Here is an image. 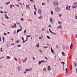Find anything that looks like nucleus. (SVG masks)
Listing matches in <instances>:
<instances>
[{"mask_svg": "<svg viewBox=\"0 0 77 77\" xmlns=\"http://www.w3.org/2000/svg\"><path fill=\"white\" fill-rule=\"evenodd\" d=\"M60 10V8L59 7H58L55 8V12H59Z\"/></svg>", "mask_w": 77, "mask_h": 77, "instance_id": "f257e3e1", "label": "nucleus"}, {"mask_svg": "<svg viewBox=\"0 0 77 77\" xmlns=\"http://www.w3.org/2000/svg\"><path fill=\"white\" fill-rule=\"evenodd\" d=\"M53 5L54 6H58V2L56 1H54L53 2Z\"/></svg>", "mask_w": 77, "mask_h": 77, "instance_id": "f03ea898", "label": "nucleus"}, {"mask_svg": "<svg viewBox=\"0 0 77 77\" xmlns=\"http://www.w3.org/2000/svg\"><path fill=\"white\" fill-rule=\"evenodd\" d=\"M77 7V3H74L73 5L72 6V8L74 9V8H76Z\"/></svg>", "mask_w": 77, "mask_h": 77, "instance_id": "7ed1b4c3", "label": "nucleus"}, {"mask_svg": "<svg viewBox=\"0 0 77 77\" xmlns=\"http://www.w3.org/2000/svg\"><path fill=\"white\" fill-rule=\"evenodd\" d=\"M32 69V68L26 69V71H28V72H29V71H31Z\"/></svg>", "mask_w": 77, "mask_h": 77, "instance_id": "20e7f679", "label": "nucleus"}, {"mask_svg": "<svg viewBox=\"0 0 77 77\" xmlns=\"http://www.w3.org/2000/svg\"><path fill=\"white\" fill-rule=\"evenodd\" d=\"M49 30L50 32V33H52V34H54V35H57V34H56V33H54L52 31H51V29H49Z\"/></svg>", "mask_w": 77, "mask_h": 77, "instance_id": "39448f33", "label": "nucleus"}, {"mask_svg": "<svg viewBox=\"0 0 77 77\" xmlns=\"http://www.w3.org/2000/svg\"><path fill=\"white\" fill-rule=\"evenodd\" d=\"M49 20H50V22H51V23H53V17H51L49 18Z\"/></svg>", "mask_w": 77, "mask_h": 77, "instance_id": "423d86ee", "label": "nucleus"}, {"mask_svg": "<svg viewBox=\"0 0 77 77\" xmlns=\"http://www.w3.org/2000/svg\"><path fill=\"white\" fill-rule=\"evenodd\" d=\"M17 25H16V23H14V25L11 26V28H15L16 27Z\"/></svg>", "mask_w": 77, "mask_h": 77, "instance_id": "0eeeda50", "label": "nucleus"}, {"mask_svg": "<svg viewBox=\"0 0 77 77\" xmlns=\"http://www.w3.org/2000/svg\"><path fill=\"white\" fill-rule=\"evenodd\" d=\"M4 17H5V18H6V19H7L8 20L9 19V17L7 16V14H5L4 15Z\"/></svg>", "mask_w": 77, "mask_h": 77, "instance_id": "6e6552de", "label": "nucleus"}, {"mask_svg": "<svg viewBox=\"0 0 77 77\" xmlns=\"http://www.w3.org/2000/svg\"><path fill=\"white\" fill-rule=\"evenodd\" d=\"M38 14H41V9L39 8L38 10Z\"/></svg>", "mask_w": 77, "mask_h": 77, "instance_id": "1a4fd4ad", "label": "nucleus"}, {"mask_svg": "<svg viewBox=\"0 0 77 77\" xmlns=\"http://www.w3.org/2000/svg\"><path fill=\"white\" fill-rule=\"evenodd\" d=\"M26 8H27V9H30V8L29 6V5H26Z\"/></svg>", "mask_w": 77, "mask_h": 77, "instance_id": "9d476101", "label": "nucleus"}, {"mask_svg": "<svg viewBox=\"0 0 77 77\" xmlns=\"http://www.w3.org/2000/svg\"><path fill=\"white\" fill-rule=\"evenodd\" d=\"M17 70L18 71H20L21 70V68L20 66H18L17 67Z\"/></svg>", "mask_w": 77, "mask_h": 77, "instance_id": "9b49d317", "label": "nucleus"}, {"mask_svg": "<svg viewBox=\"0 0 77 77\" xmlns=\"http://www.w3.org/2000/svg\"><path fill=\"white\" fill-rule=\"evenodd\" d=\"M10 43H7V48H9V47H10Z\"/></svg>", "mask_w": 77, "mask_h": 77, "instance_id": "f8f14e48", "label": "nucleus"}, {"mask_svg": "<svg viewBox=\"0 0 77 77\" xmlns=\"http://www.w3.org/2000/svg\"><path fill=\"white\" fill-rule=\"evenodd\" d=\"M17 44H18V43H19V42H20V40H17L15 42Z\"/></svg>", "mask_w": 77, "mask_h": 77, "instance_id": "ddd939ff", "label": "nucleus"}, {"mask_svg": "<svg viewBox=\"0 0 77 77\" xmlns=\"http://www.w3.org/2000/svg\"><path fill=\"white\" fill-rule=\"evenodd\" d=\"M27 59V58L26 57L25 59L22 60L23 62V63H24V62H25V61H26V60Z\"/></svg>", "mask_w": 77, "mask_h": 77, "instance_id": "4468645a", "label": "nucleus"}, {"mask_svg": "<svg viewBox=\"0 0 77 77\" xmlns=\"http://www.w3.org/2000/svg\"><path fill=\"white\" fill-rule=\"evenodd\" d=\"M72 47H73V45H72V44L71 43L70 47V49H72Z\"/></svg>", "mask_w": 77, "mask_h": 77, "instance_id": "2eb2a0df", "label": "nucleus"}, {"mask_svg": "<svg viewBox=\"0 0 77 77\" xmlns=\"http://www.w3.org/2000/svg\"><path fill=\"white\" fill-rule=\"evenodd\" d=\"M22 30V29H17V33H18L19 32H20V31H21Z\"/></svg>", "mask_w": 77, "mask_h": 77, "instance_id": "dca6fc26", "label": "nucleus"}, {"mask_svg": "<svg viewBox=\"0 0 77 77\" xmlns=\"http://www.w3.org/2000/svg\"><path fill=\"white\" fill-rule=\"evenodd\" d=\"M22 39L23 40L22 42L23 43H25V42H24V38L23 37H22Z\"/></svg>", "mask_w": 77, "mask_h": 77, "instance_id": "f3484780", "label": "nucleus"}, {"mask_svg": "<svg viewBox=\"0 0 77 77\" xmlns=\"http://www.w3.org/2000/svg\"><path fill=\"white\" fill-rule=\"evenodd\" d=\"M51 50L52 53H54V50H53L51 47Z\"/></svg>", "mask_w": 77, "mask_h": 77, "instance_id": "a211bd4d", "label": "nucleus"}, {"mask_svg": "<svg viewBox=\"0 0 77 77\" xmlns=\"http://www.w3.org/2000/svg\"><path fill=\"white\" fill-rule=\"evenodd\" d=\"M62 54L63 56H65V54L64 53V52H62Z\"/></svg>", "mask_w": 77, "mask_h": 77, "instance_id": "6ab92c4d", "label": "nucleus"}, {"mask_svg": "<svg viewBox=\"0 0 77 77\" xmlns=\"http://www.w3.org/2000/svg\"><path fill=\"white\" fill-rule=\"evenodd\" d=\"M6 59H11V58L9 57V56H7L6 57Z\"/></svg>", "mask_w": 77, "mask_h": 77, "instance_id": "aec40b11", "label": "nucleus"}, {"mask_svg": "<svg viewBox=\"0 0 77 77\" xmlns=\"http://www.w3.org/2000/svg\"><path fill=\"white\" fill-rule=\"evenodd\" d=\"M60 28V29H62V26L61 25H60V26H58L57 27V29H59Z\"/></svg>", "mask_w": 77, "mask_h": 77, "instance_id": "412c9836", "label": "nucleus"}, {"mask_svg": "<svg viewBox=\"0 0 77 77\" xmlns=\"http://www.w3.org/2000/svg\"><path fill=\"white\" fill-rule=\"evenodd\" d=\"M77 65V63H74V65L75 66H76Z\"/></svg>", "mask_w": 77, "mask_h": 77, "instance_id": "4be33fe9", "label": "nucleus"}, {"mask_svg": "<svg viewBox=\"0 0 77 77\" xmlns=\"http://www.w3.org/2000/svg\"><path fill=\"white\" fill-rule=\"evenodd\" d=\"M10 3V2H7L6 3V5H9Z\"/></svg>", "mask_w": 77, "mask_h": 77, "instance_id": "5701e85b", "label": "nucleus"}, {"mask_svg": "<svg viewBox=\"0 0 77 77\" xmlns=\"http://www.w3.org/2000/svg\"><path fill=\"white\" fill-rule=\"evenodd\" d=\"M27 41H28V37H26V39L25 40V41H24V42H27Z\"/></svg>", "mask_w": 77, "mask_h": 77, "instance_id": "b1692460", "label": "nucleus"}, {"mask_svg": "<svg viewBox=\"0 0 77 77\" xmlns=\"http://www.w3.org/2000/svg\"><path fill=\"white\" fill-rule=\"evenodd\" d=\"M39 51L41 53H42V50L41 49H39Z\"/></svg>", "mask_w": 77, "mask_h": 77, "instance_id": "393cba45", "label": "nucleus"}, {"mask_svg": "<svg viewBox=\"0 0 77 77\" xmlns=\"http://www.w3.org/2000/svg\"><path fill=\"white\" fill-rule=\"evenodd\" d=\"M68 69L67 68H66V73H68Z\"/></svg>", "mask_w": 77, "mask_h": 77, "instance_id": "a878e982", "label": "nucleus"}, {"mask_svg": "<svg viewBox=\"0 0 77 77\" xmlns=\"http://www.w3.org/2000/svg\"><path fill=\"white\" fill-rule=\"evenodd\" d=\"M43 70L44 71H46V68L45 67L44 68H43Z\"/></svg>", "mask_w": 77, "mask_h": 77, "instance_id": "bb28decb", "label": "nucleus"}, {"mask_svg": "<svg viewBox=\"0 0 77 77\" xmlns=\"http://www.w3.org/2000/svg\"><path fill=\"white\" fill-rule=\"evenodd\" d=\"M62 48L63 49H65L66 48V47H65V46H64V45H63V46H62Z\"/></svg>", "mask_w": 77, "mask_h": 77, "instance_id": "cd10ccee", "label": "nucleus"}, {"mask_svg": "<svg viewBox=\"0 0 77 77\" xmlns=\"http://www.w3.org/2000/svg\"><path fill=\"white\" fill-rule=\"evenodd\" d=\"M42 18V16H40L38 17V19H41Z\"/></svg>", "mask_w": 77, "mask_h": 77, "instance_id": "c85d7f7f", "label": "nucleus"}, {"mask_svg": "<svg viewBox=\"0 0 77 77\" xmlns=\"http://www.w3.org/2000/svg\"><path fill=\"white\" fill-rule=\"evenodd\" d=\"M39 43H38V44L37 45H36V47H37L38 48V47H39Z\"/></svg>", "mask_w": 77, "mask_h": 77, "instance_id": "c756f323", "label": "nucleus"}, {"mask_svg": "<svg viewBox=\"0 0 77 77\" xmlns=\"http://www.w3.org/2000/svg\"><path fill=\"white\" fill-rule=\"evenodd\" d=\"M2 39H3V43L5 42V39H4V37H2Z\"/></svg>", "mask_w": 77, "mask_h": 77, "instance_id": "7c9ffc66", "label": "nucleus"}, {"mask_svg": "<svg viewBox=\"0 0 77 77\" xmlns=\"http://www.w3.org/2000/svg\"><path fill=\"white\" fill-rule=\"evenodd\" d=\"M4 36H6V35H7V33H6L4 32Z\"/></svg>", "mask_w": 77, "mask_h": 77, "instance_id": "2f4dec72", "label": "nucleus"}, {"mask_svg": "<svg viewBox=\"0 0 77 77\" xmlns=\"http://www.w3.org/2000/svg\"><path fill=\"white\" fill-rule=\"evenodd\" d=\"M51 13L52 15H53V12L52 11H51Z\"/></svg>", "mask_w": 77, "mask_h": 77, "instance_id": "473e14b6", "label": "nucleus"}, {"mask_svg": "<svg viewBox=\"0 0 77 77\" xmlns=\"http://www.w3.org/2000/svg\"><path fill=\"white\" fill-rule=\"evenodd\" d=\"M18 47H21V45H17Z\"/></svg>", "mask_w": 77, "mask_h": 77, "instance_id": "72a5a7b5", "label": "nucleus"}, {"mask_svg": "<svg viewBox=\"0 0 77 77\" xmlns=\"http://www.w3.org/2000/svg\"><path fill=\"white\" fill-rule=\"evenodd\" d=\"M46 37L47 38H48V39H50V37L48 35H47Z\"/></svg>", "mask_w": 77, "mask_h": 77, "instance_id": "f704fd0d", "label": "nucleus"}, {"mask_svg": "<svg viewBox=\"0 0 77 77\" xmlns=\"http://www.w3.org/2000/svg\"><path fill=\"white\" fill-rule=\"evenodd\" d=\"M10 8L11 9H12V5H10Z\"/></svg>", "mask_w": 77, "mask_h": 77, "instance_id": "c9c22d12", "label": "nucleus"}, {"mask_svg": "<svg viewBox=\"0 0 77 77\" xmlns=\"http://www.w3.org/2000/svg\"><path fill=\"white\" fill-rule=\"evenodd\" d=\"M23 33H26V29L24 30Z\"/></svg>", "mask_w": 77, "mask_h": 77, "instance_id": "e433bc0d", "label": "nucleus"}, {"mask_svg": "<svg viewBox=\"0 0 77 77\" xmlns=\"http://www.w3.org/2000/svg\"><path fill=\"white\" fill-rule=\"evenodd\" d=\"M41 61H39L38 62V64H39V65H41Z\"/></svg>", "mask_w": 77, "mask_h": 77, "instance_id": "4c0bfd02", "label": "nucleus"}, {"mask_svg": "<svg viewBox=\"0 0 77 77\" xmlns=\"http://www.w3.org/2000/svg\"><path fill=\"white\" fill-rule=\"evenodd\" d=\"M14 59L16 61H17V59L15 57H14Z\"/></svg>", "mask_w": 77, "mask_h": 77, "instance_id": "58836bf2", "label": "nucleus"}, {"mask_svg": "<svg viewBox=\"0 0 77 77\" xmlns=\"http://www.w3.org/2000/svg\"><path fill=\"white\" fill-rule=\"evenodd\" d=\"M70 69H72V65H71V64L70 65Z\"/></svg>", "mask_w": 77, "mask_h": 77, "instance_id": "ea45409f", "label": "nucleus"}, {"mask_svg": "<svg viewBox=\"0 0 77 77\" xmlns=\"http://www.w3.org/2000/svg\"><path fill=\"white\" fill-rule=\"evenodd\" d=\"M43 48H47L48 47L47 46H43Z\"/></svg>", "mask_w": 77, "mask_h": 77, "instance_id": "a19ab883", "label": "nucleus"}, {"mask_svg": "<svg viewBox=\"0 0 77 77\" xmlns=\"http://www.w3.org/2000/svg\"><path fill=\"white\" fill-rule=\"evenodd\" d=\"M43 63H46V62H47V61H44V60H43Z\"/></svg>", "mask_w": 77, "mask_h": 77, "instance_id": "79ce46f5", "label": "nucleus"}, {"mask_svg": "<svg viewBox=\"0 0 77 77\" xmlns=\"http://www.w3.org/2000/svg\"><path fill=\"white\" fill-rule=\"evenodd\" d=\"M75 19L77 20V16L75 15Z\"/></svg>", "mask_w": 77, "mask_h": 77, "instance_id": "37998d69", "label": "nucleus"}, {"mask_svg": "<svg viewBox=\"0 0 77 77\" xmlns=\"http://www.w3.org/2000/svg\"><path fill=\"white\" fill-rule=\"evenodd\" d=\"M61 63H63V64H65V62H61Z\"/></svg>", "mask_w": 77, "mask_h": 77, "instance_id": "c03bdc74", "label": "nucleus"}, {"mask_svg": "<svg viewBox=\"0 0 77 77\" xmlns=\"http://www.w3.org/2000/svg\"><path fill=\"white\" fill-rule=\"evenodd\" d=\"M15 44V43H11V45H14Z\"/></svg>", "mask_w": 77, "mask_h": 77, "instance_id": "a18cd8bd", "label": "nucleus"}, {"mask_svg": "<svg viewBox=\"0 0 77 77\" xmlns=\"http://www.w3.org/2000/svg\"><path fill=\"white\" fill-rule=\"evenodd\" d=\"M48 27H51V25L49 24L48 26Z\"/></svg>", "mask_w": 77, "mask_h": 77, "instance_id": "49530a36", "label": "nucleus"}, {"mask_svg": "<svg viewBox=\"0 0 77 77\" xmlns=\"http://www.w3.org/2000/svg\"><path fill=\"white\" fill-rule=\"evenodd\" d=\"M66 10H69V8H68V7H66Z\"/></svg>", "mask_w": 77, "mask_h": 77, "instance_id": "de8ad7c7", "label": "nucleus"}, {"mask_svg": "<svg viewBox=\"0 0 77 77\" xmlns=\"http://www.w3.org/2000/svg\"><path fill=\"white\" fill-rule=\"evenodd\" d=\"M36 12L35 11L34 12V15H36Z\"/></svg>", "mask_w": 77, "mask_h": 77, "instance_id": "09e8293b", "label": "nucleus"}, {"mask_svg": "<svg viewBox=\"0 0 77 77\" xmlns=\"http://www.w3.org/2000/svg\"><path fill=\"white\" fill-rule=\"evenodd\" d=\"M62 16V14H59V17H61V16Z\"/></svg>", "mask_w": 77, "mask_h": 77, "instance_id": "8fccbe9b", "label": "nucleus"}, {"mask_svg": "<svg viewBox=\"0 0 77 77\" xmlns=\"http://www.w3.org/2000/svg\"><path fill=\"white\" fill-rule=\"evenodd\" d=\"M16 24H17L18 25V24H20V23H19V22H16Z\"/></svg>", "mask_w": 77, "mask_h": 77, "instance_id": "3c124183", "label": "nucleus"}, {"mask_svg": "<svg viewBox=\"0 0 77 77\" xmlns=\"http://www.w3.org/2000/svg\"><path fill=\"white\" fill-rule=\"evenodd\" d=\"M69 58L70 59H71V55H70L69 56Z\"/></svg>", "mask_w": 77, "mask_h": 77, "instance_id": "603ef678", "label": "nucleus"}, {"mask_svg": "<svg viewBox=\"0 0 77 77\" xmlns=\"http://www.w3.org/2000/svg\"><path fill=\"white\" fill-rule=\"evenodd\" d=\"M46 33H48V34H49V31H47Z\"/></svg>", "mask_w": 77, "mask_h": 77, "instance_id": "864d4df0", "label": "nucleus"}, {"mask_svg": "<svg viewBox=\"0 0 77 77\" xmlns=\"http://www.w3.org/2000/svg\"><path fill=\"white\" fill-rule=\"evenodd\" d=\"M28 20L29 21H32V20H30L29 19H28Z\"/></svg>", "mask_w": 77, "mask_h": 77, "instance_id": "5fc2aeb1", "label": "nucleus"}, {"mask_svg": "<svg viewBox=\"0 0 77 77\" xmlns=\"http://www.w3.org/2000/svg\"><path fill=\"white\" fill-rule=\"evenodd\" d=\"M42 5H45V4H44V3H42Z\"/></svg>", "mask_w": 77, "mask_h": 77, "instance_id": "6e6d98bb", "label": "nucleus"}, {"mask_svg": "<svg viewBox=\"0 0 77 77\" xmlns=\"http://www.w3.org/2000/svg\"><path fill=\"white\" fill-rule=\"evenodd\" d=\"M56 47L57 48H59V46L57 45H56Z\"/></svg>", "mask_w": 77, "mask_h": 77, "instance_id": "4d7b16f0", "label": "nucleus"}, {"mask_svg": "<svg viewBox=\"0 0 77 77\" xmlns=\"http://www.w3.org/2000/svg\"><path fill=\"white\" fill-rule=\"evenodd\" d=\"M32 59H33V60H35V57H32Z\"/></svg>", "mask_w": 77, "mask_h": 77, "instance_id": "13d9d810", "label": "nucleus"}, {"mask_svg": "<svg viewBox=\"0 0 77 77\" xmlns=\"http://www.w3.org/2000/svg\"><path fill=\"white\" fill-rule=\"evenodd\" d=\"M21 21H23L24 20V19H23V18H21Z\"/></svg>", "mask_w": 77, "mask_h": 77, "instance_id": "bf43d9fd", "label": "nucleus"}, {"mask_svg": "<svg viewBox=\"0 0 77 77\" xmlns=\"http://www.w3.org/2000/svg\"><path fill=\"white\" fill-rule=\"evenodd\" d=\"M26 36L27 38H28L29 37H30L31 35H27Z\"/></svg>", "mask_w": 77, "mask_h": 77, "instance_id": "052dcab7", "label": "nucleus"}, {"mask_svg": "<svg viewBox=\"0 0 77 77\" xmlns=\"http://www.w3.org/2000/svg\"><path fill=\"white\" fill-rule=\"evenodd\" d=\"M51 69H50V68H48V71H50V70Z\"/></svg>", "mask_w": 77, "mask_h": 77, "instance_id": "680f3d73", "label": "nucleus"}, {"mask_svg": "<svg viewBox=\"0 0 77 77\" xmlns=\"http://www.w3.org/2000/svg\"><path fill=\"white\" fill-rule=\"evenodd\" d=\"M0 12L1 13V14H3V11H0Z\"/></svg>", "mask_w": 77, "mask_h": 77, "instance_id": "e2e57ef3", "label": "nucleus"}, {"mask_svg": "<svg viewBox=\"0 0 77 77\" xmlns=\"http://www.w3.org/2000/svg\"><path fill=\"white\" fill-rule=\"evenodd\" d=\"M16 6H17V7H19V5H15Z\"/></svg>", "mask_w": 77, "mask_h": 77, "instance_id": "0e129e2a", "label": "nucleus"}, {"mask_svg": "<svg viewBox=\"0 0 77 77\" xmlns=\"http://www.w3.org/2000/svg\"><path fill=\"white\" fill-rule=\"evenodd\" d=\"M42 31H44V30H45V29L44 28H42Z\"/></svg>", "mask_w": 77, "mask_h": 77, "instance_id": "69168bd1", "label": "nucleus"}, {"mask_svg": "<svg viewBox=\"0 0 77 77\" xmlns=\"http://www.w3.org/2000/svg\"><path fill=\"white\" fill-rule=\"evenodd\" d=\"M58 23H59V24H61V22H60V21H58Z\"/></svg>", "mask_w": 77, "mask_h": 77, "instance_id": "338daca9", "label": "nucleus"}, {"mask_svg": "<svg viewBox=\"0 0 77 77\" xmlns=\"http://www.w3.org/2000/svg\"><path fill=\"white\" fill-rule=\"evenodd\" d=\"M75 37L76 38H77V34H76L75 35Z\"/></svg>", "mask_w": 77, "mask_h": 77, "instance_id": "774afa93", "label": "nucleus"}]
</instances>
